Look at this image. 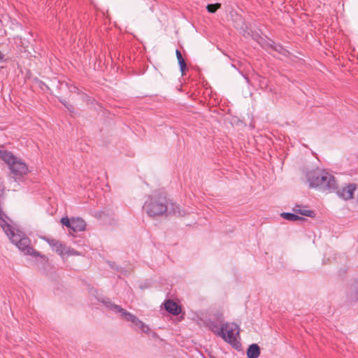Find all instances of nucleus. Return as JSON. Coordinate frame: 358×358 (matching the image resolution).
I'll list each match as a JSON object with an SVG mask.
<instances>
[{"instance_id": "f257e3e1", "label": "nucleus", "mask_w": 358, "mask_h": 358, "mask_svg": "<svg viewBox=\"0 0 358 358\" xmlns=\"http://www.w3.org/2000/svg\"><path fill=\"white\" fill-rule=\"evenodd\" d=\"M5 187L0 180V227L12 243L24 255H32L35 257L41 256L40 253L31 246L30 239L20 231L15 229L13 221L6 215L2 208V202L4 197Z\"/></svg>"}, {"instance_id": "f03ea898", "label": "nucleus", "mask_w": 358, "mask_h": 358, "mask_svg": "<svg viewBox=\"0 0 358 358\" xmlns=\"http://www.w3.org/2000/svg\"><path fill=\"white\" fill-rule=\"evenodd\" d=\"M143 210L149 217H155L166 213L178 216H184L186 212L174 203H169L166 194L161 192H153L147 196L143 206Z\"/></svg>"}, {"instance_id": "7ed1b4c3", "label": "nucleus", "mask_w": 358, "mask_h": 358, "mask_svg": "<svg viewBox=\"0 0 358 358\" xmlns=\"http://www.w3.org/2000/svg\"><path fill=\"white\" fill-rule=\"evenodd\" d=\"M306 180L312 188L328 192H333L337 189L334 176L325 170L317 169L308 171Z\"/></svg>"}, {"instance_id": "20e7f679", "label": "nucleus", "mask_w": 358, "mask_h": 358, "mask_svg": "<svg viewBox=\"0 0 358 358\" xmlns=\"http://www.w3.org/2000/svg\"><path fill=\"white\" fill-rule=\"evenodd\" d=\"M0 159L6 163L13 175L21 177L28 172V167L21 159H17L11 152L0 147Z\"/></svg>"}, {"instance_id": "39448f33", "label": "nucleus", "mask_w": 358, "mask_h": 358, "mask_svg": "<svg viewBox=\"0 0 358 358\" xmlns=\"http://www.w3.org/2000/svg\"><path fill=\"white\" fill-rule=\"evenodd\" d=\"M221 337L225 342L230 344L233 348L239 349L241 343L238 341L240 329L239 327L234 322H226L221 326Z\"/></svg>"}, {"instance_id": "423d86ee", "label": "nucleus", "mask_w": 358, "mask_h": 358, "mask_svg": "<svg viewBox=\"0 0 358 358\" xmlns=\"http://www.w3.org/2000/svg\"><path fill=\"white\" fill-rule=\"evenodd\" d=\"M103 303L107 308L115 313H120V316L123 319L128 322H131L135 327L138 322H140L141 320H139L136 315L123 309L120 306L113 303L111 301L108 299L103 300Z\"/></svg>"}, {"instance_id": "0eeeda50", "label": "nucleus", "mask_w": 358, "mask_h": 358, "mask_svg": "<svg viewBox=\"0 0 358 358\" xmlns=\"http://www.w3.org/2000/svg\"><path fill=\"white\" fill-rule=\"evenodd\" d=\"M356 189V185L348 184L341 189H336L337 195L344 199L349 200L353 198L354 192Z\"/></svg>"}, {"instance_id": "6e6552de", "label": "nucleus", "mask_w": 358, "mask_h": 358, "mask_svg": "<svg viewBox=\"0 0 358 358\" xmlns=\"http://www.w3.org/2000/svg\"><path fill=\"white\" fill-rule=\"evenodd\" d=\"M292 210L295 213H298L303 216L309 217H314L315 216V212L312 210L308 209V208L306 206L295 204Z\"/></svg>"}, {"instance_id": "1a4fd4ad", "label": "nucleus", "mask_w": 358, "mask_h": 358, "mask_svg": "<svg viewBox=\"0 0 358 358\" xmlns=\"http://www.w3.org/2000/svg\"><path fill=\"white\" fill-rule=\"evenodd\" d=\"M164 308L166 311L173 315H178L181 313L180 306L171 299H168L165 301Z\"/></svg>"}, {"instance_id": "9d476101", "label": "nucleus", "mask_w": 358, "mask_h": 358, "mask_svg": "<svg viewBox=\"0 0 358 358\" xmlns=\"http://www.w3.org/2000/svg\"><path fill=\"white\" fill-rule=\"evenodd\" d=\"M86 224L85 221L80 217L71 218V229L74 232L83 231L85 230Z\"/></svg>"}, {"instance_id": "9b49d317", "label": "nucleus", "mask_w": 358, "mask_h": 358, "mask_svg": "<svg viewBox=\"0 0 358 358\" xmlns=\"http://www.w3.org/2000/svg\"><path fill=\"white\" fill-rule=\"evenodd\" d=\"M47 242L50 246L60 255H63V250L65 247L60 241L54 239H47Z\"/></svg>"}, {"instance_id": "f8f14e48", "label": "nucleus", "mask_w": 358, "mask_h": 358, "mask_svg": "<svg viewBox=\"0 0 358 358\" xmlns=\"http://www.w3.org/2000/svg\"><path fill=\"white\" fill-rule=\"evenodd\" d=\"M260 355V348L256 343L250 345L247 350L248 358H258Z\"/></svg>"}, {"instance_id": "ddd939ff", "label": "nucleus", "mask_w": 358, "mask_h": 358, "mask_svg": "<svg viewBox=\"0 0 358 358\" xmlns=\"http://www.w3.org/2000/svg\"><path fill=\"white\" fill-rule=\"evenodd\" d=\"M208 326L209 329L213 331L216 336H220L221 333L220 331L221 330V327L213 320H209L208 322Z\"/></svg>"}, {"instance_id": "4468645a", "label": "nucleus", "mask_w": 358, "mask_h": 358, "mask_svg": "<svg viewBox=\"0 0 358 358\" xmlns=\"http://www.w3.org/2000/svg\"><path fill=\"white\" fill-rule=\"evenodd\" d=\"M280 216L285 220L289 221H296L299 220H304L303 217L292 213H282Z\"/></svg>"}, {"instance_id": "2eb2a0df", "label": "nucleus", "mask_w": 358, "mask_h": 358, "mask_svg": "<svg viewBox=\"0 0 358 358\" xmlns=\"http://www.w3.org/2000/svg\"><path fill=\"white\" fill-rule=\"evenodd\" d=\"M176 57L178 61V64L180 66V69L182 72V73H184L185 69H186V63L185 62V59H183L182 54L179 50H176Z\"/></svg>"}, {"instance_id": "dca6fc26", "label": "nucleus", "mask_w": 358, "mask_h": 358, "mask_svg": "<svg viewBox=\"0 0 358 358\" xmlns=\"http://www.w3.org/2000/svg\"><path fill=\"white\" fill-rule=\"evenodd\" d=\"M136 327H138L139 329H141V330L146 334H150L151 333V330H150V328L149 327L148 325L145 324L143 321L140 320V322H138L137 324V325L136 326Z\"/></svg>"}, {"instance_id": "f3484780", "label": "nucleus", "mask_w": 358, "mask_h": 358, "mask_svg": "<svg viewBox=\"0 0 358 358\" xmlns=\"http://www.w3.org/2000/svg\"><path fill=\"white\" fill-rule=\"evenodd\" d=\"M271 46L273 50H275L283 55H285L287 53V50L281 45L275 44V43H273L272 44H271Z\"/></svg>"}, {"instance_id": "a211bd4d", "label": "nucleus", "mask_w": 358, "mask_h": 358, "mask_svg": "<svg viewBox=\"0 0 358 358\" xmlns=\"http://www.w3.org/2000/svg\"><path fill=\"white\" fill-rule=\"evenodd\" d=\"M63 255H66L67 256L70 255H80V253L77 251H76L74 249H72L69 247H66L65 245L64 250H63Z\"/></svg>"}, {"instance_id": "6ab92c4d", "label": "nucleus", "mask_w": 358, "mask_h": 358, "mask_svg": "<svg viewBox=\"0 0 358 358\" xmlns=\"http://www.w3.org/2000/svg\"><path fill=\"white\" fill-rule=\"evenodd\" d=\"M220 7H221V4L219 3H214V4H208L206 6V9H207L208 12H209L210 13H214Z\"/></svg>"}, {"instance_id": "aec40b11", "label": "nucleus", "mask_w": 358, "mask_h": 358, "mask_svg": "<svg viewBox=\"0 0 358 358\" xmlns=\"http://www.w3.org/2000/svg\"><path fill=\"white\" fill-rule=\"evenodd\" d=\"M214 319L218 322H222L224 321V316L222 312L217 310L213 314Z\"/></svg>"}, {"instance_id": "412c9836", "label": "nucleus", "mask_w": 358, "mask_h": 358, "mask_svg": "<svg viewBox=\"0 0 358 358\" xmlns=\"http://www.w3.org/2000/svg\"><path fill=\"white\" fill-rule=\"evenodd\" d=\"M61 223L67 227L68 228L71 229V219L68 218L67 217H64L61 219Z\"/></svg>"}, {"instance_id": "4be33fe9", "label": "nucleus", "mask_w": 358, "mask_h": 358, "mask_svg": "<svg viewBox=\"0 0 358 358\" xmlns=\"http://www.w3.org/2000/svg\"><path fill=\"white\" fill-rule=\"evenodd\" d=\"M62 103L69 110H71L73 108V106L69 103H67L66 101H62Z\"/></svg>"}, {"instance_id": "5701e85b", "label": "nucleus", "mask_w": 358, "mask_h": 358, "mask_svg": "<svg viewBox=\"0 0 358 358\" xmlns=\"http://www.w3.org/2000/svg\"><path fill=\"white\" fill-rule=\"evenodd\" d=\"M3 59V55L0 52V62Z\"/></svg>"}, {"instance_id": "b1692460", "label": "nucleus", "mask_w": 358, "mask_h": 358, "mask_svg": "<svg viewBox=\"0 0 358 358\" xmlns=\"http://www.w3.org/2000/svg\"><path fill=\"white\" fill-rule=\"evenodd\" d=\"M263 85H264V83L261 81L260 85L262 86Z\"/></svg>"}, {"instance_id": "393cba45", "label": "nucleus", "mask_w": 358, "mask_h": 358, "mask_svg": "<svg viewBox=\"0 0 358 358\" xmlns=\"http://www.w3.org/2000/svg\"><path fill=\"white\" fill-rule=\"evenodd\" d=\"M357 283H358V281H357Z\"/></svg>"}]
</instances>
